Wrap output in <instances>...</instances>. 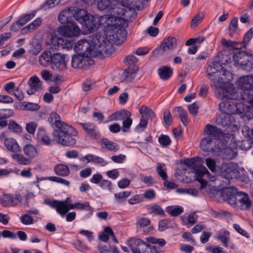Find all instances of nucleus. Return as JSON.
Instances as JSON below:
<instances>
[{"instance_id": "f704fd0d", "label": "nucleus", "mask_w": 253, "mask_h": 253, "mask_svg": "<svg viewBox=\"0 0 253 253\" xmlns=\"http://www.w3.org/2000/svg\"><path fill=\"white\" fill-rule=\"evenodd\" d=\"M74 19L78 21L81 24L82 22H84L88 13L85 10L75 6H74Z\"/></svg>"}, {"instance_id": "423d86ee", "label": "nucleus", "mask_w": 253, "mask_h": 253, "mask_svg": "<svg viewBox=\"0 0 253 253\" xmlns=\"http://www.w3.org/2000/svg\"><path fill=\"white\" fill-rule=\"evenodd\" d=\"M128 244L133 253H158L155 246L139 239H130Z\"/></svg>"}, {"instance_id": "1a4fd4ad", "label": "nucleus", "mask_w": 253, "mask_h": 253, "mask_svg": "<svg viewBox=\"0 0 253 253\" xmlns=\"http://www.w3.org/2000/svg\"><path fill=\"white\" fill-rule=\"evenodd\" d=\"M75 50L79 52V54L86 57L95 56V51L91 44L87 40H81L79 41L75 46Z\"/></svg>"}, {"instance_id": "3c124183", "label": "nucleus", "mask_w": 253, "mask_h": 253, "mask_svg": "<svg viewBox=\"0 0 253 253\" xmlns=\"http://www.w3.org/2000/svg\"><path fill=\"white\" fill-rule=\"evenodd\" d=\"M35 16V12H32L31 13L26 14L21 16L18 20L20 24L22 26H24L27 22L30 21Z\"/></svg>"}, {"instance_id": "37998d69", "label": "nucleus", "mask_w": 253, "mask_h": 253, "mask_svg": "<svg viewBox=\"0 0 253 253\" xmlns=\"http://www.w3.org/2000/svg\"><path fill=\"white\" fill-rule=\"evenodd\" d=\"M213 140L211 136H208L204 138L201 142L200 145L201 149L205 151H210L211 144Z\"/></svg>"}, {"instance_id": "2f4dec72", "label": "nucleus", "mask_w": 253, "mask_h": 253, "mask_svg": "<svg viewBox=\"0 0 253 253\" xmlns=\"http://www.w3.org/2000/svg\"><path fill=\"white\" fill-rule=\"evenodd\" d=\"M55 44H56L59 48L70 49L72 48L74 43L71 40L59 38L55 41Z\"/></svg>"}, {"instance_id": "9d476101", "label": "nucleus", "mask_w": 253, "mask_h": 253, "mask_svg": "<svg viewBox=\"0 0 253 253\" xmlns=\"http://www.w3.org/2000/svg\"><path fill=\"white\" fill-rule=\"evenodd\" d=\"M66 24L58 29V32L60 35L66 38H72L80 34L81 30L76 23L72 22Z\"/></svg>"}, {"instance_id": "0eeeda50", "label": "nucleus", "mask_w": 253, "mask_h": 253, "mask_svg": "<svg viewBox=\"0 0 253 253\" xmlns=\"http://www.w3.org/2000/svg\"><path fill=\"white\" fill-rule=\"evenodd\" d=\"M138 61V59L133 55H129L126 57L124 62L127 67L123 74L125 79L131 81L134 78L135 74L138 71L137 65Z\"/></svg>"}, {"instance_id": "dca6fc26", "label": "nucleus", "mask_w": 253, "mask_h": 253, "mask_svg": "<svg viewBox=\"0 0 253 253\" xmlns=\"http://www.w3.org/2000/svg\"><path fill=\"white\" fill-rule=\"evenodd\" d=\"M62 202H66L67 205L73 204L71 203L70 198H67L64 201H58L56 200H50L49 199H45L43 203L48 205L52 208L55 209L57 213L60 214L61 216H64L66 213H63L64 212H65V211L64 209L62 208V206H61V203Z\"/></svg>"}, {"instance_id": "7ed1b4c3", "label": "nucleus", "mask_w": 253, "mask_h": 253, "mask_svg": "<svg viewBox=\"0 0 253 253\" xmlns=\"http://www.w3.org/2000/svg\"><path fill=\"white\" fill-rule=\"evenodd\" d=\"M184 164L188 167L195 170L196 178L201 183L200 188H204L207 185L206 180L203 177H209L210 172L208 169L203 166V161L201 157H195L185 159Z\"/></svg>"}, {"instance_id": "338daca9", "label": "nucleus", "mask_w": 253, "mask_h": 253, "mask_svg": "<svg viewBox=\"0 0 253 253\" xmlns=\"http://www.w3.org/2000/svg\"><path fill=\"white\" fill-rule=\"evenodd\" d=\"M253 146V143L250 141L247 138L243 140L241 142L240 148L243 150L247 151L250 149Z\"/></svg>"}, {"instance_id": "052dcab7", "label": "nucleus", "mask_w": 253, "mask_h": 253, "mask_svg": "<svg viewBox=\"0 0 253 253\" xmlns=\"http://www.w3.org/2000/svg\"><path fill=\"white\" fill-rule=\"evenodd\" d=\"M0 205L3 207H10V195L4 194L0 196Z\"/></svg>"}, {"instance_id": "ddd939ff", "label": "nucleus", "mask_w": 253, "mask_h": 253, "mask_svg": "<svg viewBox=\"0 0 253 253\" xmlns=\"http://www.w3.org/2000/svg\"><path fill=\"white\" fill-rule=\"evenodd\" d=\"M221 175L227 179L236 177L239 173L237 165L233 163H223L220 167Z\"/></svg>"}, {"instance_id": "79ce46f5", "label": "nucleus", "mask_w": 253, "mask_h": 253, "mask_svg": "<svg viewBox=\"0 0 253 253\" xmlns=\"http://www.w3.org/2000/svg\"><path fill=\"white\" fill-rule=\"evenodd\" d=\"M12 158L20 165H29L31 160L29 158L25 157L23 155L15 153L12 155Z\"/></svg>"}, {"instance_id": "4468645a", "label": "nucleus", "mask_w": 253, "mask_h": 253, "mask_svg": "<svg viewBox=\"0 0 253 253\" xmlns=\"http://www.w3.org/2000/svg\"><path fill=\"white\" fill-rule=\"evenodd\" d=\"M51 68L55 71H64L67 68L66 55L59 53L53 54Z\"/></svg>"}, {"instance_id": "b1692460", "label": "nucleus", "mask_w": 253, "mask_h": 253, "mask_svg": "<svg viewBox=\"0 0 253 253\" xmlns=\"http://www.w3.org/2000/svg\"><path fill=\"white\" fill-rule=\"evenodd\" d=\"M49 123L54 126V129H59L67 124L61 121V118L59 114L56 112L51 113L48 117Z\"/></svg>"}, {"instance_id": "f03ea898", "label": "nucleus", "mask_w": 253, "mask_h": 253, "mask_svg": "<svg viewBox=\"0 0 253 253\" xmlns=\"http://www.w3.org/2000/svg\"><path fill=\"white\" fill-rule=\"evenodd\" d=\"M77 134V132L68 124L59 129H54L52 133L53 141L64 146L74 145L77 141L74 136Z\"/></svg>"}, {"instance_id": "a878e982", "label": "nucleus", "mask_w": 253, "mask_h": 253, "mask_svg": "<svg viewBox=\"0 0 253 253\" xmlns=\"http://www.w3.org/2000/svg\"><path fill=\"white\" fill-rule=\"evenodd\" d=\"M131 114L126 110H121L113 113L108 117L109 121L124 120L127 117H131Z\"/></svg>"}, {"instance_id": "c85d7f7f", "label": "nucleus", "mask_w": 253, "mask_h": 253, "mask_svg": "<svg viewBox=\"0 0 253 253\" xmlns=\"http://www.w3.org/2000/svg\"><path fill=\"white\" fill-rule=\"evenodd\" d=\"M4 145L9 151L13 153H18L21 151L20 148L16 141L12 138L4 139Z\"/></svg>"}, {"instance_id": "20e7f679", "label": "nucleus", "mask_w": 253, "mask_h": 253, "mask_svg": "<svg viewBox=\"0 0 253 253\" xmlns=\"http://www.w3.org/2000/svg\"><path fill=\"white\" fill-rule=\"evenodd\" d=\"M249 106H245L242 102L237 100H229L225 102H222L219 105V108L221 112L230 114H243V117L246 118L247 108Z\"/></svg>"}, {"instance_id": "39448f33", "label": "nucleus", "mask_w": 253, "mask_h": 253, "mask_svg": "<svg viewBox=\"0 0 253 253\" xmlns=\"http://www.w3.org/2000/svg\"><path fill=\"white\" fill-rule=\"evenodd\" d=\"M237 84L243 91V99L251 102L253 100V74L241 77L237 80Z\"/></svg>"}, {"instance_id": "49530a36", "label": "nucleus", "mask_w": 253, "mask_h": 253, "mask_svg": "<svg viewBox=\"0 0 253 253\" xmlns=\"http://www.w3.org/2000/svg\"><path fill=\"white\" fill-rule=\"evenodd\" d=\"M75 248L83 253H85L89 250L88 246L80 240H77L74 243Z\"/></svg>"}, {"instance_id": "8fccbe9b", "label": "nucleus", "mask_w": 253, "mask_h": 253, "mask_svg": "<svg viewBox=\"0 0 253 253\" xmlns=\"http://www.w3.org/2000/svg\"><path fill=\"white\" fill-rule=\"evenodd\" d=\"M231 55L226 51L219 53L218 54L219 61L218 62L220 63L221 65L222 64H226L231 60Z\"/></svg>"}, {"instance_id": "a18cd8bd", "label": "nucleus", "mask_w": 253, "mask_h": 253, "mask_svg": "<svg viewBox=\"0 0 253 253\" xmlns=\"http://www.w3.org/2000/svg\"><path fill=\"white\" fill-rule=\"evenodd\" d=\"M114 2L112 0H100L98 1L97 8L100 10L112 8Z\"/></svg>"}, {"instance_id": "bf43d9fd", "label": "nucleus", "mask_w": 253, "mask_h": 253, "mask_svg": "<svg viewBox=\"0 0 253 253\" xmlns=\"http://www.w3.org/2000/svg\"><path fill=\"white\" fill-rule=\"evenodd\" d=\"M238 28V19L237 18H234L231 21L228 29L229 31V34L232 36L236 32Z\"/></svg>"}, {"instance_id": "393cba45", "label": "nucleus", "mask_w": 253, "mask_h": 253, "mask_svg": "<svg viewBox=\"0 0 253 253\" xmlns=\"http://www.w3.org/2000/svg\"><path fill=\"white\" fill-rule=\"evenodd\" d=\"M230 74L229 72L224 71L219 74L217 75V76L215 77H212L210 78L212 82L211 84V86H214L215 88L217 87V86H221V85H225V82L229 79H227L226 78V74Z\"/></svg>"}, {"instance_id": "680f3d73", "label": "nucleus", "mask_w": 253, "mask_h": 253, "mask_svg": "<svg viewBox=\"0 0 253 253\" xmlns=\"http://www.w3.org/2000/svg\"><path fill=\"white\" fill-rule=\"evenodd\" d=\"M130 117H127L126 119L123 120L122 130L124 132L129 131L130 127L132 124V120Z\"/></svg>"}, {"instance_id": "4d7b16f0", "label": "nucleus", "mask_w": 253, "mask_h": 253, "mask_svg": "<svg viewBox=\"0 0 253 253\" xmlns=\"http://www.w3.org/2000/svg\"><path fill=\"white\" fill-rule=\"evenodd\" d=\"M224 93L223 94V95L222 96V99H228L229 100H233L234 98V89L231 86H229L228 87H226V89H225Z\"/></svg>"}, {"instance_id": "69168bd1", "label": "nucleus", "mask_w": 253, "mask_h": 253, "mask_svg": "<svg viewBox=\"0 0 253 253\" xmlns=\"http://www.w3.org/2000/svg\"><path fill=\"white\" fill-rule=\"evenodd\" d=\"M166 168L165 165L163 164L157 166V171L160 176H161L162 179L166 180L168 177L167 173L166 172Z\"/></svg>"}, {"instance_id": "4c0bfd02", "label": "nucleus", "mask_w": 253, "mask_h": 253, "mask_svg": "<svg viewBox=\"0 0 253 253\" xmlns=\"http://www.w3.org/2000/svg\"><path fill=\"white\" fill-rule=\"evenodd\" d=\"M204 132L208 136H211L212 137V136L218 137L221 131L217 127L208 124L206 126Z\"/></svg>"}, {"instance_id": "5701e85b", "label": "nucleus", "mask_w": 253, "mask_h": 253, "mask_svg": "<svg viewBox=\"0 0 253 253\" xmlns=\"http://www.w3.org/2000/svg\"><path fill=\"white\" fill-rule=\"evenodd\" d=\"M100 145L102 149L113 152H116L120 149L118 144L107 138L101 139L100 140Z\"/></svg>"}, {"instance_id": "603ef678", "label": "nucleus", "mask_w": 253, "mask_h": 253, "mask_svg": "<svg viewBox=\"0 0 253 253\" xmlns=\"http://www.w3.org/2000/svg\"><path fill=\"white\" fill-rule=\"evenodd\" d=\"M217 238L219 240L225 247H227L229 239V232L226 230L224 231L217 236Z\"/></svg>"}, {"instance_id": "58836bf2", "label": "nucleus", "mask_w": 253, "mask_h": 253, "mask_svg": "<svg viewBox=\"0 0 253 253\" xmlns=\"http://www.w3.org/2000/svg\"><path fill=\"white\" fill-rule=\"evenodd\" d=\"M23 151L26 155L30 158H35L38 155L36 147L32 144H27L23 148Z\"/></svg>"}, {"instance_id": "5fc2aeb1", "label": "nucleus", "mask_w": 253, "mask_h": 253, "mask_svg": "<svg viewBox=\"0 0 253 253\" xmlns=\"http://www.w3.org/2000/svg\"><path fill=\"white\" fill-rule=\"evenodd\" d=\"M60 2V0H46L42 5V8L43 10H47L53 8Z\"/></svg>"}, {"instance_id": "864d4df0", "label": "nucleus", "mask_w": 253, "mask_h": 253, "mask_svg": "<svg viewBox=\"0 0 253 253\" xmlns=\"http://www.w3.org/2000/svg\"><path fill=\"white\" fill-rule=\"evenodd\" d=\"M8 129L15 133H20L22 131V127L14 121H10L8 125Z\"/></svg>"}, {"instance_id": "473e14b6", "label": "nucleus", "mask_w": 253, "mask_h": 253, "mask_svg": "<svg viewBox=\"0 0 253 253\" xmlns=\"http://www.w3.org/2000/svg\"><path fill=\"white\" fill-rule=\"evenodd\" d=\"M158 73L162 80H167L172 76L173 71L170 67L165 66L158 70Z\"/></svg>"}, {"instance_id": "0e129e2a", "label": "nucleus", "mask_w": 253, "mask_h": 253, "mask_svg": "<svg viewBox=\"0 0 253 253\" xmlns=\"http://www.w3.org/2000/svg\"><path fill=\"white\" fill-rule=\"evenodd\" d=\"M183 211L181 207H169L167 209V212L171 216H176L180 214Z\"/></svg>"}, {"instance_id": "09e8293b", "label": "nucleus", "mask_w": 253, "mask_h": 253, "mask_svg": "<svg viewBox=\"0 0 253 253\" xmlns=\"http://www.w3.org/2000/svg\"><path fill=\"white\" fill-rule=\"evenodd\" d=\"M176 192L179 194H188L194 196H197L199 194V192L197 190L194 188H178L176 190Z\"/></svg>"}, {"instance_id": "72a5a7b5", "label": "nucleus", "mask_w": 253, "mask_h": 253, "mask_svg": "<svg viewBox=\"0 0 253 253\" xmlns=\"http://www.w3.org/2000/svg\"><path fill=\"white\" fill-rule=\"evenodd\" d=\"M42 22V20L41 18H37L32 23L22 29L21 31V33L23 34H26L35 30L41 25Z\"/></svg>"}, {"instance_id": "cd10ccee", "label": "nucleus", "mask_w": 253, "mask_h": 253, "mask_svg": "<svg viewBox=\"0 0 253 253\" xmlns=\"http://www.w3.org/2000/svg\"><path fill=\"white\" fill-rule=\"evenodd\" d=\"M53 59V54L49 51L43 52L39 57L40 64L44 67L51 66Z\"/></svg>"}, {"instance_id": "7c9ffc66", "label": "nucleus", "mask_w": 253, "mask_h": 253, "mask_svg": "<svg viewBox=\"0 0 253 253\" xmlns=\"http://www.w3.org/2000/svg\"><path fill=\"white\" fill-rule=\"evenodd\" d=\"M61 206L62 208L64 209V211L63 213H67L70 210L78 209L80 210H84L85 208L89 206V203L85 202L84 203H81L77 202L73 204V205H67L66 202L61 203Z\"/></svg>"}, {"instance_id": "412c9836", "label": "nucleus", "mask_w": 253, "mask_h": 253, "mask_svg": "<svg viewBox=\"0 0 253 253\" xmlns=\"http://www.w3.org/2000/svg\"><path fill=\"white\" fill-rule=\"evenodd\" d=\"M224 72L222 67L218 61L211 62L207 69V73L209 79L217 76V74Z\"/></svg>"}, {"instance_id": "f3484780", "label": "nucleus", "mask_w": 253, "mask_h": 253, "mask_svg": "<svg viewBox=\"0 0 253 253\" xmlns=\"http://www.w3.org/2000/svg\"><path fill=\"white\" fill-rule=\"evenodd\" d=\"M74 6L67 7L59 14L58 20L62 24L72 22L74 19Z\"/></svg>"}, {"instance_id": "f257e3e1", "label": "nucleus", "mask_w": 253, "mask_h": 253, "mask_svg": "<svg viewBox=\"0 0 253 253\" xmlns=\"http://www.w3.org/2000/svg\"><path fill=\"white\" fill-rule=\"evenodd\" d=\"M123 10L119 8H113L111 13L101 16L98 19L99 24L108 27L106 34L108 42L117 45L123 44L126 40L127 32L124 28L127 26V21L122 16Z\"/></svg>"}, {"instance_id": "e2e57ef3", "label": "nucleus", "mask_w": 253, "mask_h": 253, "mask_svg": "<svg viewBox=\"0 0 253 253\" xmlns=\"http://www.w3.org/2000/svg\"><path fill=\"white\" fill-rule=\"evenodd\" d=\"M221 43L225 47L235 48L236 49H237V47L239 44V43L237 42L228 41L225 39H222Z\"/></svg>"}, {"instance_id": "c03bdc74", "label": "nucleus", "mask_w": 253, "mask_h": 253, "mask_svg": "<svg viewBox=\"0 0 253 253\" xmlns=\"http://www.w3.org/2000/svg\"><path fill=\"white\" fill-rule=\"evenodd\" d=\"M240 66L242 69L246 71H251L253 69V55L251 54Z\"/></svg>"}, {"instance_id": "2eb2a0df", "label": "nucleus", "mask_w": 253, "mask_h": 253, "mask_svg": "<svg viewBox=\"0 0 253 253\" xmlns=\"http://www.w3.org/2000/svg\"><path fill=\"white\" fill-rule=\"evenodd\" d=\"M234 203L232 206H236L242 210H247L251 206V201L248 195L243 192H237L234 199Z\"/></svg>"}, {"instance_id": "f8f14e48", "label": "nucleus", "mask_w": 253, "mask_h": 253, "mask_svg": "<svg viewBox=\"0 0 253 253\" xmlns=\"http://www.w3.org/2000/svg\"><path fill=\"white\" fill-rule=\"evenodd\" d=\"M217 123L223 127L229 128L231 126L237 127L239 122L236 118L230 114L221 112L216 119Z\"/></svg>"}, {"instance_id": "ea45409f", "label": "nucleus", "mask_w": 253, "mask_h": 253, "mask_svg": "<svg viewBox=\"0 0 253 253\" xmlns=\"http://www.w3.org/2000/svg\"><path fill=\"white\" fill-rule=\"evenodd\" d=\"M98 250L100 253H120L117 247H111L102 244H99Z\"/></svg>"}, {"instance_id": "aec40b11", "label": "nucleus", "mask_w": 253, "mask_h": 253, "mask_svg": "<svg viewBox=\"0 0 253 253\" xmlns=\"http://www.w3.org/2000/svg\"><path fill=\"white\" fill-rule=\"evenodd\" d=\"M237 189L231 187L223 189L222 191L218 192L217 194L221 196L223 200L226 201L229 204L232 205L234 199L237 193Z\"/></svg>"}, {"instance_id": "de8ad7c7", "label": "nucleus", "mask_w": 253, "mask_h": 253, "mask_svg": "<svg viewBox=\"0 0 253 253\" xmlns=\"http://www.w3.org/2000/svg\"><path fill=\"white\" fill-rule=\"evenodd\" d=\"M149 212L151 214L158 215L161 216L165 215V212L163 209L158 205L152 206L149 209Z\"/></svg>"}, {"instance_id": "c756f323", "label": "nucleus", "mask_w": 253, "mask_h": 253, "mask_svg": "<svg viewBox=\"0 0 253 253\" xmlns=\"http://www.w3.org/2000/svg\"><path fill=\"white\" fill-rule=\"evenodd\" d=\"M112 43H109L107 45L104 44L100 46V49L97 50V53L95 54V56H101V57H105L109 56L114 52Z\"/></svg>"}, {"instance_id": "a19ab883", "label": "nucleus", "mask_w": 253, "mask_h": 253, "mask_svg": "<svg viewBox=\"0 0 253 253\" xmlns=\"http://www.w3.org/2000/svg\"><path fill=\"white\" fill-rule=\"evenodd\" d=\"M55 172L56 174L65 176L69 174L70 170L68 166L60 164L55 167Z\"/></svg>"}, {"instance_id": "6e6552de", "label": "nucleus", "mask_w": 253, "mask_h": 253, "mask_svg": "<svg viewBox=\"0 0 253 253\" xmlns=\"http://www.w3.org/2000/svg\"><path fill=\"white\" fill-rule=\"evenodd\" d=\"M176 45L177 40L176 38L169 37L164 39L160 46L153 51V54L156 55H164L169 50L175 48Z\"/></svg>"}, {"instance_id": "a211bd4d", "label": "nucleus", "mask_w": 253, "mask_h": 253, "mask_svg": "<svg viewBox=\"0 0 253 253\" xmlns=\"http://www.w3.org/2000/svg\"><path fill=\"white\" fill-rule=\"evenodd\" d=\"M100 17L98 18L97 22L93 15L88 14L81 24L89 32H94L97 29L99 26L102 25L99 24L98 22V19Z\"/></svg>"}, {"instance_id": "774afa93", "label": "nucleus", "mask_w": 253, "mask_h": 253, "mask_svg": "<svg viewBox=\"0 0 253 253\" xmlns=\"http://www.w3.org/2000/svg\"><path fill=\"white\" fill-rule=\"evenodd\" d=\"M148 124V120L141 117L139 124L136 126L135 129L137 132H141L144 130Z\"/></svg>"}, {"instance_id": "bb28decb", "label": "nucleus", "mask_w": 253, "mask_h": 253, "mask_svg": "<svg viewBox=\"0 0 253 253\" xmlns=\"http://www.w3.org/2000/svg\"><path fill=\"white\" fill-rule=\"evenodd\" d=\"M251 54L247 53L244 51H241L236 49L234 52L233 58L234 61L241 66L243 63L249 57Z\"/></svg>"}, {"instance_id": "4be33fe9", "label": "nucleus", "mask_w": 253, "mask_h": 253, "mask_svg": "<svg viewBox=\"0 0 253 253\" xmlns=\"http://www.w3.org/2000/svg\"><path fill=\"white\" fill-rule=\"evenodd\" d=\"M80 125L88 135L93 139H98L101 135L96 126L91 123H81Z\"/></svg>"}, {"instance_id": "6ab92c4d", "label": "nucleus", "mask_w": 253, "mask_h": 253, "mask_svg": "<svg viewBox=\"0 0 253 253\" xmlns=\"http://www.w3.org/2000/svg\"><path fill=\"white\" fill-rule=\"evenodd\" d=\"M28 84L30 86V88L27 89L26 92L28 95H32L36 92L42 90V82L40 79L36 76L31 77Z\"/></svg>"}, {"instance_id": "9b49d317", "label": "nucleus", "mask_w": 253, "mask_h": 253, "mask_svg": "<svg viewBox=\"0 0 253 253\" xmlns=\"http://www.w3.org/2000/svg\"><path fill=\"white\" fill-rule=\"evenodd\" d=\"M93 63L94 61L91 58L83 55H74L72 57L71 65L75 69H84Z\"/></svg>"}, {"instance_id": "6e6d98bb", "label": "nucleus", "mask_w": 253, "mask_h": 253, "mask_svg": "<svg viewBox=\"0 0 253 253\" xmlns=\"http://www.w3.org/2000/svg\"><path fill=\"white\" fill-rule=\"evenodd\" d=\"M130 191H126L116 193L114 195L115 199L117 202L121 203L125 201L126 198L130 195Z\"/></svg>"}, {"instance_id": "e433bc0d", "label": "nucleus", "mask_w": 253, "mask_h": 253, "mask_svg": "<svg viewBox=\"0 0 253 253\" xmlns=\"http://www.w3.org/2000/svg\"><path fill=\"white\" fill-rule=\"evenodd\" d=\"M37 136L39 139L41 140L46 145H50L51 141L53 140V139L50 138L43 128H39Z\"/></svg>"}, {"instance_id": "13d9d810", "label": "nucleus", "mask_w": 253, "mask_h": 253, "mask_svg": "<svg viewBox=\"0 0 253 253\" xmlns=\"http://www.w3.org/2000/svg\"><path fill=\"white\" fill-rule=\"evenodd\" d=\"M205 163L212 172L215 173L216 172V165L215 160L211 158H207L205 159Z\"/></svg>"}, {"instance_id": "c9c22d12", "label": "nucleus", "mask_w": 253, "mask_h": 253, "mask_svg": "<svg viewBox=\"0 0 253 253\" xmlns=\"http://www.w3.org/2000/svg\"><path fill=\"white\" fill-rule=\"evenodd\" d=\"M141 117L146 120H152L154 117V113L149 107L142 105L139 109Z\"/></svg>"}]
</instances>
